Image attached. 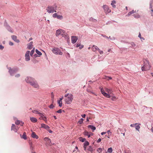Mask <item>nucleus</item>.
Wrapping results in <instances>:
<instances>
[{
  "label": "nucleus",
  "mask_w": 153,
  "mask_h": 153,
  "mask_svg": "<svg viewBox=\"0 0 153 153\" xmlns=\"http://www.w3.org/2000/svg\"><path fill=\"white\" fill-rule=\"evenodd\" d=\"M65 97H66L65 99L66 103L68 104H70L73 99V95L71 94H65Z\"/></svg>",
  "instance_id": "1"
},
{
  "label": "nucleus",
  "mask_w": 153,
  "mask_h": 153,
  "mask_svg": "<svg viewBox=\"0 0 153 153\" xmlns=\"http://www.w3.org/2000/svg\"><path fill=\"white\" fill-rule=\"evenodd\" d=\"M144 64L142 67L141 69L143 71L149 70L150 68V66L149 65V62L147 60H145L144 61Z\"/></svg>",
  "instance_id": "2"
},
{
  "label": "nucleus",
  "mask_w": 153,
  "mask_h": 153,
  "mask_svg": "<svg viewBox=\"0 0 153 153\" xmlns=\"http://www.w3.org/2000/svg\"><path fill=\"white\" fill-rule=\"evenodd\" d=\"M101 91L102 93L106 97L108 98H111L113 101H115L116 100V97L115 96H113L108 94L105 92V91L102 88L101 89Z\"/></svg>",
  "instance_id": "3"
},
{
  "label": "nucleus",
  "mask_w": 153,
  "mask_h": 153,
  "mask_svg": "<svg viewBox=\"0 0 153 153\" xmlns=\"http://www.w3.org/2000/svg\"><path fill=\"white\" fill-rule=\"evenodd\" d=\"M52 51L53 53L55 54H59L60 55L62 54V53L58 48H54L52 50Z\"/></svg>",
  "instance_id": "4"
},
{
  "label": "nucleus",
  "mask_w": 153,
  "mask_h": 153,
  "mask_svg": "<svg viewBox=\"0 0 153 153\" xmlns=\"http://www.w3.org/2000/svg\"><path fill=\"white\" fill-rule=\"evenodd\" d=\"M65 31L62 29H59L56 31V35L57 36L60 35L63 36L65 35Z\"/></svg>",
  "instance_id": "5"
},
{
  "label": "nucleus",
  "mask_w": 153,
  "mask_h": 153,
  "mask_svg": "<svg viewBox=\"0 0 153 153\" xmlns=\"http://www.w3.org/2000/svg\"><path fill=\"white\" fill-rule=\"evenodd\" d=\"M46 10L47 12L49 13H53L54 12H56L55 8L53 6H48Z\"/></svg>",
  "instance_id": "6"
},
{
  "label": "nucleus",
  "mask_w": 153,
  "mask_h": 153,
  "mask_svg": "<svg viewBox=\"0 0 153 153\" xmlns=\"http://www.w3.org/2000/svg\"><path fill=\"white\" fill-rule=\"evenodd\" d=\"M9 72L11 76H13V74L16 73L18 71L17 68H13L11 69L10 68H8Z\"/></svg>",
  "instance_id": "7"
},
{
  "label": "nucleus",
  "mask_w": 153,
  "mask_h": 153,
  "mask_svg": "<svg viewBox=\"0 0 153 153\" xmlns=\"http://www.w3.org/2000/svg\"><path fill=\"white\" fill-rule=\"evenodd\" d=\"M102 7L104 9L105 13L106 14H108L111 12V10L109 9L107 5H103Z\"/></svg>",
  "instance_id": "8"
},
{
  "label": "nucleus",
  "mask_w": 153,
  "mask_h": 153,
  "mask_svg": "<svg viewBox=\"0 0 153 153\" xmlns=\"http://www.w3.org/2000/svg\"><path fill=\"white\" fill-rule=\"evenodd\" d=\"M30 85L34 88H39V85L36 81L35 79L32 82H31Z\"/></svg>",
  "instance_id": "9"
},
{
  "label": "nucleus",
  "mask_w": 153,
  "mask_h": 153,
  "mask_svg": "<svg viewBox=\"0 0 153 153\" xmlns=\"http://www.w3.org/2000/svg\"><path fill=\"white\" fill-rule=\"evenodd\" d=\"M30 51H27L25 54V59L26 61H28L30 60V57L29 56Z\"/></svg>",
  "instance_id": "10"
},
{
  "label": "nucleus",
  "mask_w": 153,
  "mask_h": 153,
  "mask_svg": "<svg viewBox=\"0 0 153 153\" xmlns=\"http://www.w3.org/2000/svg\"><path fill=\"white\" fill-rule=\"evenodd\" d=\"M25 80L27 82L29 83L30 84L31 82H32L34 79L31 77H27L26 78Z\"/></svg>",
  "instance_id": "11"
},
{
  "label": "nucleus",
  "mask_w": 153,
  "mask_h": 153,
  "mask_svg": "<svg viewBox=\"0 0 153 153\" xmlns=\"http://www.w3.org/2000/svg\"><path fill=\"white\" fill-rule=\"evenodd\" d=\"M18 129V126H16L14 124H12L11 126V130L14 131L15 132H17Z\"/></svg>",
  "instance_id": "12"
},
{
  "label": "nucleus",
  "mask_w": 153,
  "mask_h": 153,
  "mask_svg": "<svg viewBox=\"0 0 153 153\" xmlns=\"http://www.w3.org/2000/svg\"><path fill=\"white\" fill-rule=\"evenodd\" d=\"M45 140L46 141V144L48 145H51V142L50 139L48 137H45L44 138Z\"/></svg>",
  "instance_id": "13"
},
{
  "label": "nucleus",
  "mask_w": 153,
  "mask_h": 153,
  "mask_svg": "<svg viewBox=\"0 0 153 153\" xmlns=\"http://www.w3.org/2000/svg\"><path fill=\"white\" fill-rule=\"evenodd\" d=\"M78 39L77 37L76 36H72L71 37V42L73 44L76 42Z\"/></svg>",
  "instance_id": "14"
},
{
  "label": "nucleus",
  "mask_w": 153,
  "mask_h": 153,
  "mask_svg": "<svg viewBox=\"0 0 153 153\" xmlns=\"http://www.w3.org/2000/svg\"><path fill=\"white\" fill-rule=\"evenodd\" d=\"M105 91H106L107 92V94H109L110 95L111 94H112V92H113V91L112 90V89H109L108 88H104Z\"/></svg>",
  "instance_id": "15"
},
{
  "label": "nucleus",
  "mask_w": 153,
  "mask_h": 153,
  "mask_svg": "<svg viewBox=\"0 0 153 153\" xmlns=\"http://www.w3.org/2000/svg\"><path fill=\"white\" fill-rule=\"evenodd\" d=\"M92 50L93 52H95L97 50H99V49L97 46L94 45L92 47Z\"/></svg>",
  "instance_id": "16"
},
{
  "label": "nucleus",
  "mask_w": 153,
  "mask_h": 153,
  "mask_svg": "<svg viewBox=\"0 0 153 153\" xmlns=\"http://www.w3.org/2000/svg\"><path fill=\"white\" fill-rule=\"evenodd\" d=\"M41 128H44L46 130H48L50 128V127L48 126L44 123L41 124Z\"/></svg>",
  "instance_id": "17"
},
{
  "label": "nucleus",
  "mask_w": 153,
  "mask_h": 153,
  "mask_svg": "<svg viewBox=\"0 0 153 153\" xmlns=\"http://www.w3.org/2000/svg\"><path fill=\"white\" fill-rule=\"evenodd\" d=\"M12 39L16 42L19 43V40L17 39V36H16L13 35L11 36Z\"/></svg>",
  "instance_id": "18"
},
{
  "label": "nucleus",
  "mask_w": 153,
  "mask_h": 153,
  "mask_svg": "<svg viewBox=\"0 0 153 153\" xmlns=\"http://www.w3.org/2000/svg\"><path fill=\"white\" fill-rule=\"evenodd\" d=\"M33 42H30V43L28 44H27V48L28 49L30 50L33 47V45L32 44Z\"/></svg>",
  "instance_id": "19"
},
{
  "label": "nucleus",
  "mask_w": 153,
  "mask_h": 153,
  "mask_svg": "<svg viewBox=\"0 0 153 153\" xmlns=\"http://www.w3.org/2000/svg\"><path fill=\"white\" fill-rule=\"evenodd\" d=\"M32 137L34 138L38 139L39 137L38 136L36 135L34 132H33L31 134Z\"/></svg>",
  "instance_id": "20"
},
{
  "label": "nucleus",
  "mask_w": 153,
  "mask_h": 153,
  "mask_svg": "<svg viewBox=\"0 0 153 153\" xmlns=\"http://www.w3.org/2000/svg\"><path fill=\"white\" fill-rule=\"evenodd\" d=\"M89 144V143L87 141H86L84 143V150L85 151L86 150V146H88Z\"/></svg>",
  "instance_id": "21"
},
{
  "label": "nucleus",
  "mask_w": 153,
  "mask_h": 153,
  "mask_svg": "<svg viewBox=\"0 0 153 153\" xmlns=\"http://www.w3.org/2000/svg\"><path fill=\"white\" fill-rule=\"evenodd\" d=\"M30 119L31 121L33 123H36L37 121V119L35 117H30Z\"/></svg>",
  "instance_id": "22"
},
{
  "label": "nucleus",
  "mask_w": 153,
  "mask_h": 153,
  "mask_svg": "<svg viewBox=\"0 0 153 153\" xmlns=\"http://www.w3.org/2000/svg\"><path fill=\"white\" fill-rule=\"evenodd\" d=\"M62 98H59V100L58 101V103L59 104V106L60 107H61L62 106Z\"/></svg>",
  "instance_id": "23"
},
{
  "label": "nucleus",
  "mask_w": 153,
  "mask_h": 153,
  "mask_svg": "<svg viewBox=\"0 0 153 153\" xmlns=\"http://www.w3.org/2000/svg\"><path fill=\"white\" fill-rule=\"evenodd\" d=\"M32 112L33 113H35V114H39L40 115H43V114L42 113H40L39 112L36 110H33L32 111Z\"/></svg>",
  "instance_id": "24"
},
{
  "label": "nucleus",
  "mask_w": 153,
  "mask_h": 153,
  "mask_svg": "<svg viewBox=\"0 0 153 153\" xmlns=\"http://www.w3.org/2000/svg\"><path fill=\"white\" fill-rule=\"evenodd\" d=\"M116 3V2L115 0H113L111 1V4L113 8H116V6L115 5Z\"/></svg>",
  "instance_id": "25"
},
{
  "label": "nucleus",
  "mask_w": 153,
  "mask_h": 153,
  "mask_svg": "<svg viewBox=\"0 0 153 153\" xmlns=\"http://www.w3.org/2000/svg\"><path fill=\"white\" fill-rule=\"evenodd\" d=\"M84 46L83 45H81L80 44H77L76 45V47L77 48L79 47V49H82L83 48Z\"/></svg>",
  "instance_id": "26"
},
{
  "label": "nucleus",
  "mask_w": 153,
  "mask_h": 153,
  "mask_svg": "<svg viewBox=\"0 0 153 153\" xmlns=\"http://www.w3.org/2000/svg\"><path fill=\"white\" fill-rule=\"evenodd\" d=\"M88 127L89 128H90L93 131L94 130L96 129V127L93 126L89 125L88 126Z\"/></svg>",
  "instance_id": "27"
},
{
  "label": "nucleus",
  "mask_w": 153,
  "mask_h": 153,
  "mask_svg": "<svg viewBox=\"0 0 153 153\" xmlns=\"http://www.w3.org/2000/svg\"><path fill=\"white\" fill-rule=\"evenodd\" d=\"M136 13V11H134V10H132V11L129 12L128 14L127 15V16H129L131 15L132 14L134 13Z\"/></svg>",
  "instance_id": "28"
},
{
  "label": "nucleus",
  "mask_w": 153,
  "mask_h": 153,
  "mask_svg": "<svg viewBox=\"0 0 153 153\" xmlns=\"http://www.w3.org/2000/svg\"><path fill=\"white\" fill-rule=\"evenodd\" d=\"M41 117H42V120H44L45 122L46 123H47V118H46V117H43V116H44V115H41Z\"/></svg>",
  "instance_id": "29"
},
{
  "label": "nucleus",
  "mask_w": 153,
  "mask_h": 153,
  "mask_svg": "<svg viewBox=\"0 0 153 153\" xmlns=\"http://www.w3.org/2000/svg\"><path fill=\"white\" fill-rule=\"evenodd\" d=\"M22 138H23L25 140H26L27 139L26 133L25 132L23 133V134L22 137Z\"/></svg>",
  "instance_id": "30"
},
{
  "label": "nucleus",
  "mask_w": 153,
  "mask_h": 153,
  "mask_svg": "<svg viewBox=\"0 0 153 153\" xmlns=\"http://www.w3.org/2000/svg\"><path fill=\"white\" fill-rule=\"evenodd\" d=\"M79 139L80 141H81L82 142H84L85 141V140H86L85 138H82V137H80L79 138Z\"/></svg>",
  "instance_id": "31"
},
{
  "label": "nucleus",
  "mask_w": 153,
  "mask_h": 153,
  "mask_svg": "<svg viewBox=\"0 0 153 153\" xmlns=\"http://www.w3.org/2000/svg\"><path fill=\"white\" fill-rule=\"evenodd\" d=\"M87 150H88L89 151L92 152L93 151V149L92 147L91 146H89Z\"/></svg>",
  "instance_id": "32"
},
{
  "label": "nucleus",
  "mask_w": 153,
  "mask_h": 153,
  "mask_svg": "<svg viewBox=\"0 0 153 153\" xmlns=\"http://www.w3.org/2000/svg\"><path fill=\"white\" fill-rule=\"evenodd\" d=\"M112 149L111 147H110L107 150V152L110 153H112Z\"/></svg>",
  "instance_id": "33"
},
{
  "label": "nucleus",
  "mask_w": 153,
  "mask_h": 153,
  "mask_svg": "<svg viewBox=\"0 0 153 153\" xmlns=\"http://www.w3.org/2000/svg\"><path fill=\"white\" fill-rule=\"evenodd\" d=\"M84 121V119L82 118H81L80 120L78 121V123L79 124H81L83 123V122Z\"/></svg>",
  "instance_id": "34"
},
{
  "label": "nucleus",
  "mask_w": 153,
  "mask_h": 153,
  "mask_svg": "<svg viewBox=\"0 0 153 153\" xmlns=\"http://www.w3.org/2000/svg\"><path fill=\"white\" fill-rule=\"evenodd\" d=\"M56 18L59 19H62L63 18V16H62L61 15H58L56 17Z\"/></svg>",
  "instance_id": "35"
},
{
  "label": "nucleus",
  "mask_w": 153,
  "mask_h": 153,
  "mask_svg": "<svg viewBox=\"0 0 153 153\" xmlns=\"http://www.w3.org/2000/svg\"><path fill=\"white\" fill-rule=\"evenodd\" d=\"M36 53L38 54V55H42V53L40 52L38 50H37V49H36Z\"/></svg>",
  "instance_id": "36"
},
{
  "label": "nucleus",
  "mask_w": 153,
  "mask_h": 153,
  "mask_svg": "<svg viewBox=\"0 0 153 153\" xmlns=\"http://www.w3.org/2000/svg\"><path fill=\"white\" fill-rule=\"evenodd\" d=\"M134 17L136 18H138L140 17V16L138 14H134Z\"/></svg>",
  "instance_id": "37"
},
{
  "label": "nucleus",
  "mask_w": 153,
  "mask_h": 153,
  "mask_svg": "<svg viewBox=\"0 0 153 153\" xmlns=\"http://www.w3.org/2000/svg\"><path fill=\"white\" fill-rule=\"evenodd\" d=\"M140 124H139L138 125L136 126V130H138V131H139V129L140 128V126H139V125H140Z\"/></svg>",
  "instance_id": "38"
},
{
  "label": "nucleus",
  "mask_w": 153,
  "mask_h": 153,
  "mask_svg": "<svg viewBox=\"0 0 153 153\" xmlns=\"http://www.w3.org/2000/svg\"><path fill=\"white\" fill-rule=\"evenodd\" d=\"M102 151V149L101 148H98L97 149V151L99 153H100Z\"/></svg>",
  "instance_id": "39"
},
{
  "label": "nucleus",
  "mask_w": 153,
  "mask_h": 153,
  "mask_svg": "<svg viewBox=\"0 0 153 153\" xmlns=\"http://www.w3.org/2000/svg\"><path fill=\"white\" fill-rule=\"evenodd\" d=\"M84 134L85 135L87 136L89 134V132L88 131H85L84 132Z\"/></svg>",
  "instance_id": "40"
},
{
  "label": "nucleus",
  "mask_w": 153,
  "mask_h": 153,
  "mask_svg": "<svg viewBox=\"0 0 153 153\" xmlns=\"http://www.w3.org/2000/svg\"><path fill=\"white\" fill-rule=\"evenodd\" d=\"M20 123V120H17L16 121L15 123L16 124L18 125Z\"/></svg>",
  "instance_id": "41"
},
{
  "label": "nucleus",
  "mask_w": 153,
  "mask_h": 153,
  "mask_svg": "<svg viewBox=\"0 0 153 153\" xmlns=\"http://www.w3.org/2000/svg\"><path fill=\"white\" fill-rule=\"evenodd\" d=\"M34 52V49H33V50H32L30 53V55L31 56H32Z\"/></svg>",
  "instance_id": "42"
},
{
  "label": "nucleus",
  "mask_w": 153,
  "mask_h": 153,
  "mask_svg": "<svg viewBox=\"0 0 153 153\" xmlns=\"http://www.w3.org/2000/svg\"><path fill=\"white\" fill-rule=\"evenodd\" d=\"M58 15L56 13H55L53 15V17L54 18H56Z\"/></svg>",
  "instance_id": "43"
},
{
  "label": "nucleus",
  "mask_w": 153,
  "mask_h": 153,
  "mask_svg": "<svg viewBox=\"0 0 153 153\" xmlns=\"http://www.w3.org/2000/svg\"><path fill=\"white\" fill-rule=\"evenodd\" d=\"M54 107V105H53V104H51L49 106V107L50 108H53Z\"/></svg>",
  "instance_id": "44"
},
{
  "label": "nucleus",
  "mask_w": 153,
  "mask_h": 153,
  "mask_svg": "<svg viewBox=\"0 0 153 153\" xmlns=\"http://www.w3.org/2000/svg\"><path fill=\"white\" fill-rule=\"evenodd\" d=\"M106 79L108 80L109 79H112V78L110 76H106Z\"/></svg>",
  "instance_id": "45"
},
{
  "label": "nucleus",
  "mask_w": 153,
  "mask_h": 153,
  "mask_svg": "<svg viewBox=\"0 0 153 153\" xmlns=\"http://www.w3.org/2000/svg\"><path fill=\"white\" fill-rule=\"evenodd\" d=\"M56 112L58 113H61L62 112V110L61 109H59Z\"/></svg>",
  "instance_id": "46"
},
{
  "label": "nucleus",
  "mask_w": 153,
  "mask_h": 153,
  "mask_svg": "<svg viewBox=\"0 0 153 153\" xmlns=\"http://www.w3.org/2000/svg\"><path fill=\"white\" fill-rule=\"evenodd\" d=\"M98 51H99V52L100 54H102L103 53V51H100V49H99V50H98Z\"/></svg>",
  "instance_id": "47"
},
{
  "label": "nucleus",
  "mask_w": 153,
  "mask_h": 153,
  "mask_svg": "<svg viewBox=\"0 0 153 153\" xmlns=\"http://www.w3.org/2000/svg\"><path fill=\"white\" fill-rule=\"evenodd\" d=\"M137 124V123H135L134 124H131L130 125V126L131 127H134V126L136 125Z\"/></svg>",
  "instance_id": "48"
},
{
  "label": "nucleus",
  "mask_w": 153,
  "mask_h": 153,
  "mask_svg": "<svg viewBox=\"0 0 153 153\" xmlns=\"http://www.w3.org/2000/svg\"><path fill=\"white\" fill-rule=\"evenodd\" d=\"M4 48V47L2 45H0V50H3V48Z\"/></svg>",
  "instance_id": "49"
},
{
  "label": "nucleus",
  "mask_w": 153,
  "mask_h": 153,
  "mask_svg": "<svg viewBox=\"0 0 153 153\" xmlns=\"http://www.w3.org/2000/svg\"><path fill=\"white\" fill-rule=\"evenodd\" d=\"M9 45H13V43L12 42H10L9 43Z\"/></svg>",
  "instance_id": "50"
},
{
  "label": "nucleus",
  "mask_w": 153,
  "mask_h": 153,
  "mask_svg": "<svg viewBox=\"0 0 153 153\" xmlns=\"http://www.w3.org/2000/svg\"><path fill=\"white\" fill-rule=\"evenodd\" d=\"M101 140V138H99L98 140H97V142L98 143L100 142Z\"/></svg>",
  "instance_id": "51"
},
{
  "label": "nucleus",
  "mask_w": 153,
  "mask_h": 153,
  "mask_svg": "<svg viewBox=\"0 0 153 153\" xmlns=\"http://www.w3.org/2000/svg\"><path fill=\"white\" fill-rule=\"evenodd\" d=\"M20 76V75L19 74H17L15 75V77H18Z\"/></svg>",
  "instance_id": "52"
},
{
  "label": "nucleus",
  "mask_w": 153,
  "mask_h": 153,
  "mask_svg": "<svg viewBox=\"0 0 153 153\" xmlns=\"http://www.w3.org/2000/svg\"><path fill=\"white\" fill-rule=\"evenodd\" d=\"M81 116H82V117L84 118H85V117L86 115H85V114H84L83 115H81Z\"/></svg>",
  "instance_id": "53"
},
{
  "label": "nucleus",
  "mask_w": 153,
  "mask_h": 153,
  "mask_svg": "<svg viewBox=\"0 0 153 153\" xmlns=\"http://www.w3.org/2000/svg\"><path fill=\"white\" fill-rule=\"evenodd\" d=\"M48 132L50 133H51L52 132V131H51V130L48 129V130H47Z\"/></svg>",
  "instance_id": "54"
},
{
  "label": "nucleus",
  "mask_w": 153,
  "mask_h": 153,
  "mask_svg": "<svg viewBox=\"0 0 153 153\" xmlns=\"http://www.w3.org/2000/svg\"><path fill=\"white\" fill-rule=\"evenodd\" d=\"M150 8L151 9V10L152 13L153 12V10L152 9V6H150Z\"/></svg>",
  "instance_id": "55"
},
{
  "label": "nucleus",
  "mask_w": 153,
  "mask_h": 153,
  "mask_svg": "<svg viewBox=\"0 0 153 153\" xmlns=\"http://www.w3.org/2000/svg\"><path fill=\"white\" fill-rule=\"evenodd\" d=\"M89 134H90V136H92L93 135V134L91 132H89Z\"/></svg>",
  "instance_id": "56"
},
{
  "label": "nucleus",
  "mask_w": 153,
  "mask_h": 153,
  "mask_svg": "<svg viewBox=\"0 0 153 153\" xmlns=\"http://www.w3.org/2000/svg\"><path fill=\"white\" fill-rule=\"evenodd\" d=\"M106 133V132H102L101 133V134L102 135H103V134H105Z\"/></svg>",
  "instance_id": "57"
},
{
  "label": "nucleus",
  "mask_w": 153,
  "mask_h": 153,
  "mask_svg": "<svg viewBox=\"0 0 153 153\" xmlns=\"http://www.w3.org/2000/svg\"><path fill=\"white\" fill-rule=\"evenodd\" d=\"M32 39H33V38H32L31 37V38H30L29 39V41H30V40H32Z\"/></svg>",
  "instance_id": "58"
},
{
  "label": "nucleus",
  "mask_w": 153,
  "mask_h": 153,
  "mask_svg": "<svg viewBox=\"0 0 153 153\" xmlns=\"http://www.w3.org/2000/svg\"><path fill=\"white\" fill-rule=\"evenodd\" d=\"M151 130L152 132L153 133V127H152L151 128Z\"/></svg>",
  "instance_id": "59"
},
{
  "label": "nucleus",
  "mask_w": 153,
  "mask_h": 153,
  "mask_svg": "<svg viewBox=\"0 0 153 153\" xmlns=\"http://www.w3.org/2000/svg\"><path fill=\"white\" fill-rule=\"evenodd\" d=\"M141 35L140 34V33L139 34V35H138V37H140L141 39Z\"/></svg>",
  "instance_id": "60"
},
{
  "label": "nucleus",
  "mask_w": 153,
  "mask_h": 153,
  "mask_svg": "<svg viewBox=\"0 0 153 153\" xmlns=\"http://www.w3.org/2000/svg\"><path fill=\"white\" fill-rule=\"evenodd\" d=\"M54 99V98H52V103H53V102Z\"/></svg>",
  "instance_id": "61"
},
{
  "label": "nucleus",
  "mask_w": 153,
  "mask_h": 153,
  "mask_svg": "<svg viewBox=\"0 0 153 153\" xmlns=\"http://www.w3.org/2000/svg\"><path fill=\"white\" fill-rule=\"evenodd\" d=\"M53 117L55 119H57V118L56 117V116H53Z\"/></svg>",
  "instance_id": "62"
},
{
  "label": "nucleus",
  "mask_w": 153,
  "mask_h": 153,
  "mask_svg": "<svg viewBox=\"0 0 153 153\" xmlns=\"http://www.w3.org/2000/svg\"><path fill=\"white\" fill-rule=\"evenodd\" d=\"M51 98H54V96H53V95L52 94V95Z\"/></svg>",
  "instance_id": "63"
},
{
  "label": "nucleus",
  "mask_w": 153,
  "mask_h": 153,
  "mask_svg": "<svg viewBox=\"0 0 153 153\" xmlns=\"http://www.w3.org/2000/svg\"><path fill=\"white\" fill-rule=\"evenodd\" d=\"M9 31L10 32H12V33L13 32V30L11 29H10V30H9Z\"/></svg>",
  "instance_id": "64"
}]
</instances>
